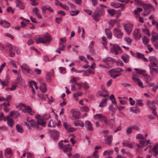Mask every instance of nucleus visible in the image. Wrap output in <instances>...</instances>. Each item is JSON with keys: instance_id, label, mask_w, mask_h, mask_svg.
Returning <instances> with one entry per match:
<instances>
[{"instance_id": "1", "label": "nucleus", "mask_w": 158, "mask_h": 158, "mask_svg": "<svg viewBox=\"0 0 158 158\" xmlns=\"http://www.w3.org/2000/svg\"><path fill=\"white\" fill-rule=\"evenodd\" d=\"M21 70L23 74L27 77L33 78L35 75L34 72L31 70L28 65L26 64H23L21 65Z\"/></svg>"}, {"instance_id": "2", "label": "nucleus", "mask_w": 158, "mask_h": 158, "mask_svg": "<svg viewBox=\"0 0 158 158\" xmlns=\"http://www.w3.org/2000/svg\"><path fill=\"white\" fill-rule=\"evenodd\" d=\"M94 118L95 119H99L102 122H103L106 124L109 125L111 127L113 126V124H111L109 122L107 121V118L105 116L101 114H96L94 116Z\"/></svg>"}, {"instance_id": "3", "label": "nucleus", "mask_w": 158, "mask_h": 158, "mask_svg": "<svg viewBox=\"0 0 158 158\" xmlns=\"http://www.w3.org/2000/svg\"><path fill=\"white\" fill-rule=\"evenodd\" d=\"M62 141L63 140H62L58 142V146L60 147V148L62 149L64 152H71L72 150L71 147L69 144L63 145L62 143Z\"/></svg>"}, {"instance_id": "4", "label": "nucleus", "mask_w": 158, "mask_h": 158, "mask_svg": "<svg viewBox=\"0 0 158 158\" xmlns=\"http://www.w3.org/2000/svg\"><path fill=\"white\" fill-rule=\"evenodd\" d=\"M104 13V10L103 9H100L97 11H95V13L92 15V17L95 21H98L99 20L98 17L102 15Z\"/></svg>"}, {"instance_id": "5", "label": "nucleus", "mask_w": 158, "mask_h": 158, "mask_svg": "<svg viewBox=\"0 0 158 158\" xmlns=\"http://www.w3.org/2000/svg\"><path fill=\"white\" fill-rule=\"evenodd\" d=\"M132 79L136 84L142 88H144V86L142 82L139 78L137 74H133L132 76Z\"/></svg>"}, {"instance_id": "6", "label": "nucleus", "mask_w": 158, "mask_h": 158, "mask_svg": "<svg viewBox=\"0 0 158 158\" xmlns=\"http://www.w3.org/2000/svg\"><path fill=\"white\" fill-rule=\"evenodd\" d=\"M24 108L22 110V111L24 113H27L29 115H33L35 113L34 111L32 110L30 106H26L24 104L21 103L20 104Z\"/></svg>"}, {"instance_id": "7", "label": "nucleus", "mask_w": 158, "mask_h": 158, "mask_svg": "<svg viewBox=\"0 0 158 158\" xmlns=\"http://www.w3.org/2000/svg\"><path fill=\"white\" fill-rule=\"evenodd\" d=\"M133 27V24L132 23H128L124 25V29L128 35H130L131 33Z\"/></svg>"}, {"instance_id": "8", "label": "nucleus", "mask_w": 158, "mask_h": 158, "mask_svg": "<svg viewBox=\"0 0 158 158\" xmlns=\"http://www.w3.org/2000/svg\"><path fill=\"white\" fill-rule=\"evenodd\" d=\"M121 48L116 44H114L111 47L110 49V52L112 53H114L117 55L118 53V50H120Z\"/></svg>"}, {"instance_id": "9", "label": "nucleus", "mask_w": 158, "mask_h": 158, "mask_svg": "<svg viewBox=\"0 0 158 158\" xmlns=\"http://www.w3.org/2000/svg\"><path fill=\"white\" fill-rule=\"evenodd\" d=\"M133 37L136 40H139L141 37V35L139 30L136 29L135 30L133 33Z\"/></svg>"}, {"instance_id": "10", "label": "nucleus", "mask_w": 158, "mask_h": 158, "mask_svg": "<svg viewBox=\"0 0 158 158\" xmlns=\"http://www.w3.org/2000/svg\"><path fill=\"white\" fill-rule=\"evenodd\" d=\"M114 35L115 37L120 39L122 37L123 33L118 28H115L114 29Z\"/></svg>"}, {"instance_id": "11", "label": "nucleus", "mask_w": 158, "mask_h": 158, "mask_svg": "<svg viewBox=\"0 0 158 158\" xmlns=\"http://www.w3.org/2000/svg\"><path fill=\"white\" fill-rule=\"evenodd\" d=\"M156 101L155 100L151 101L150 100H148L147 101L146 103L147 107L151 110L155 109L156 108L155 106Z\"/></svg>"}, {"instance_id": "12", "label": "nucleus", "mask_w": 158, "mask_h": 158, "mask_svg": "<svg viewBox=\"0 0 158 158\" xmlns=\"http://www.w3.org/2000/svg\"><path fill=\"white\" fill-rule=\"evenodd\" d=\"M85 126L86 129L89 131H94L92 123L89 121L86 120L85 122Z\"/></svg>"}, {"instance_id": "13", "label": "nucleus", "mask_w": 158, "mask_h": 158, "mask_svg": "<svg viewBox=\"0 0 158 158\" xmlns=\"http://www.w3.org/2000/svg\"><path fill=\"white\" fill-rule=\"evenodd\" d=\"M46 125V122L44 121V119L42 118H40L37 119V121L36 122V128L38 129H39V125H41L43 127H45Z\"/></svg>"}, {"instance_id": "14", "label": "nucleus", "mask_w": 158, "mask_h": 158, "mask_svg": "<svg viewBox=\"0 0 158 158\" xmlns=\"http://www.w3.org/2000/svg\"><path fill=\"white\" fill-rule=\"evenodd\" d=\"M0 25L5 28H8L10 26V23L5 20H0Z\"/></svg>"}, {"instance_id": "15", "label": "nucleus", "mask_w": 158, "mask_h": 158, "mask_svg": "<svg viewBox=\"0 0 158 158\" xmlns=\"http://www.w3.org/2000/svg\"><path fill=\"white\" fill-rule=\"evenodd\" d=\"M4 153L6 158H10L12 156V150L10 148H7L5 150Z\"/></svg>"}, {"instance_id": "16", "label": "nucleus", "mask_w": 158, "mask_h": 158, "mask_svg": "<svg viewBox=\"0 0 158 158\" xmlns=\"http://www.w3.org/2000/svg\"><path fill=\"white\" fill-rule=\"evenodd\" d=\"M45 44L49 43L51 41V37L48 33H46L43 36Z\"/></svg>"}, {"instance_id": "17", "label": "nucleus", "mask_w": 158, "mask_h": 158, "mask_svg": "<svg viewBox=\"0 0 158 158\" xmlns=\"http://www.w3.org/2000/svg\"><path fill=\"white\" fill-rule=\"evenodd\" d=\"M110 4L111 6L114 8H118L123 5V4L119 3L117 2H111Z\"/></svg>"}, {"instance_id": "18", "label": "nucleus", "mask_w": 158, "mask_h": 158, "mask_svg": "<svg viewBox=\"0 0 158 158\" xmlns=\"http://www.w3.org/2000/svg\"><path fill=\"white\" fill-rule=\"evenodd\" d=\"M150 73L153 77H155L158 74V67L152 69H150Z\"/></svg>"}, {"instance_id": "19", "label": "nucleus", "mask_w": 158, "mask_h": 158, "mask_svg": "<svg viewBox=\"0 0 158 158\" xmlns=\"http://www.w3.org/2000/svg\"><path fill=\"white\" fill-rule=\"evenodd\" d=\"M16 6L20 9H23L24 8V6L21 0H16Z\"/></svg>"}, {"instance_id": "20", "label": "nucleus", "mask_w": 158, "mask_h": 158, "mask_svg": "<svg viewBox=\"0 0 158 158\" xmlns=\"http://www.w3.org/2000/svg\"><path fill=\"white\" fill-rule=\"evenodd\" d=\"M42 13L44 14L45 13V11L46 10H48L50 12H52L53 11V9L51 7L49 6H43L42 7Z\"/></svg>"}, {"instance_id": "21", "label": "nucleus", "mask_w": 158, "mask_h": 158, "mask_svg": "<svg viewBox=\"0 0 158 158\" xmlns=\"http://www.w3.org/2000/svg\"><path fill=\"white\" fill-rule=\"evenodd\" d=\"M52 136L53 139L54 140H57L59 137V133L58 131L55 130H54L52 131Z\"/></svg>"}, {"instance_id": "22", "label": "nucleus", "mask_w": 158, "mask_h": 158, "mask_svg": "<svg viewBox=\"0 0 158 158\" xmlns=\"http://www.w3.org/2000/svg\"><path fill=\"white\" fill-rule=\"evenodd\" d=\"M142 7L145 10L151 9L154 10V7L150 4H143L142 5Z\"/></svg>"}, {"instance_id": "23", "label": "nucleus", "mask_w": 158, "mask_h": 158, "mask_svg": "<svg viewBox=\"0 0 158 158\" xmlns=\"http://www.w3.org/2000/svg\"><path fill=\"white\" fill-rule=\"evenodd\" d=\"M121 58L125 63H127L129 61V56L127 54L123 55L121 56Z\"/></svg>"}, {"instance_id": "24", "label": "nucleus", "mask_w": 158, "mask_h": 158, "mask_svg": "<svg viewBox=\"0 0 158 158\" xmlns=\"http://www.w3.org/2000/svg\"><path fill=\"white\" fill-rule=\"evenodd\" d=\"M53 75V73L49 72H48L46 73V78L47 81L48 82H50L52 81V79L51 77Z\"/></svg>"}, {"instance_id": "25", "label": "nucleus", "mask_w": 158, "mask_h": 158, "mask_svg": "<svg viewBox=\"0 0 158 158\" xmlns=\"http://www.w3.org/2000/svg\"><path fill=\"white\" fill-rule=\"evenodd\" d=\"M152 151L154 156H156L158 155V144H156L153 147Z\"/></svg>"}, {"instance_id": "26", "label": "nucleus", "mask_w": 158, "mask_h": 158, "mask_svg": "<svg viewBox=\"0 0 158 158\" xmlns=\"http://www.w3.org/2000/svg\"><path fill=\"white\" fill-rule=\"evenodd\" d=\"M136 56L138 59L142 58L144 61H147L148 60L144 56V55L142 53L137 52L136 54Z\"/></svg>"}, {"instance_id": "27", "label": "nucleus", "mask_w": 158, "mask_h": 158, "mask_svg": "<svg viewBox=\"0 0 158 158\" xmlns=\"http://www.w3.org/2000/svg\"><path fill=\"white\" fill-rule=\"evenodd\" d=\"M123 70L122 69L119 68H117L114 69H113L109 71V72H112L115 73H120V72H123Z\"/></svg>"}, {"instance_id": "28", "label": "nucleus", "mask_w": 158, "mask_h": 158, "mask_svg": "<svg viewBox=\"0 0 158 158\" xmlns=\"http://www.w3.org/2000/svg\"><path fill=\"white\" fill-rule=\"evenodd\" d=\"M9 115L10 116L13 115L14 117L17 118L20 115V114L18 111H12L10 112Z\"/></svg>"}, {"instance_id": "29", "label": "nucleus", "mask_w": 158, "mask_h": 158, "mask_svg": "<svg viewBox=\"0 0 158 158\" xmlns=\"http://www.w3.org/2000/svg\"><path fill=\"white\" fill-rule=\"evenodd\" d=\"M145 140H140L139 141V143L140 144H141L142 146H145L147 145L148 144H151V143L150 142V141L149 139L147 140L146 141L145 139Z\"/></svg>"}, {"instance_id": "30", "label": "nucleus", "mask_w": 158, "mask_h": 158, "mask_svg": "<svg viewBox=\"0 0 158 158\" xmlns=\"http://www.w3.org/2000/svg\"><path fill=\"white\" fill-rule=\"evenodd\" d=\"M74 125L75 126H80L81 127H83L84 124L81 121H76L74 122Z\"/></svg>"}, {"instance_id": "31", "label": "nucleus", "mask_w": 158, "mask_h": 158, "mask_svg": "<svg viewBox=\"0 0 158 158\" xmlns=\"http://www.w3.org/2000/svg\"><path fill=\"white\" fill-rule=\"evenodd\" d=\"M102 61L105 63H107L108 61H112V63L115 62V59L111 57H108L103 59Z\"/></svg>"}, {"instance_id": "32", "label": "nucleus", "mask_w": 158, "mask_h": 158, "mask_svg": "<svg viewBox=\"0 0 158 158\" xmlns=\"http://www.w3.org/2000/svg\"><path fill=\"white\" fill-rule=\"evenodd\" d=\"M105 34L107 36L108 39H111V38L112 34V33L109 29H106L105 30Z\"/></svg>"}, {"instance_id": "33", "label": "nucleus", "mask_w": 158, "mask_h": 158, "mask_svg": "<svg viewBox=\"0 0 158 158\" xmlns=\"http://www.w3.org/2000/svg\"><path fill=\"white\" fill-rule=\"evenodd\" d=\"M130 110L131 112L135 113H138L141 111V110L140 109L136 107H133L131 108Z\"/></svg>"}, {"instance_id": "34", "label": "nucleus", "mask_w": 158, "mask_h": 158, "mask_svg": "<svg viewBox=\"0 0 158 158\" xmlns=\"http://www.w3.org/2000/svg\"><path fill=\"white\" fill-rule=\"evenodd\" d=\"M113 139L112 136L110 135L105 140L106 142L109 145H110Z\"/></svg>"}, {"instance_id": "35", "label": "nucleus", "mask_w": 158, "mask_h": 158, "mask_svg": "<svg viewBox=\"0 0 158 158\" xmlns=\"http://www.w3.org/2000/svg\"><path fill=\"white\" fill-rule=\"evenodd\" d=\"M40 89L42 92H45L47 91L46 84L44 83L41 84L40 86Z\"/></svg>"}, {"instance_id": "36", "label": "nucleus", "mask_w": 158, "mask_h": 158, "mask_svg": "<svg viewBox=\"0 0 158 158\" xmlns=\"http://www.w3.org/2000/svg\"><path fill=\"white\" fill-rule=\"evenodd\" d=\"M107 99H103L102 100L101 102L99 105L98 106L100 107H103L105 106L107 104Z\"/></svg>"}, {"instance_id": "37", "label": "nucleus", "mask_w": 158, "mask_h": 158, "mask_svg": "<svg viewBox=\"0 0 158 158\" xmlns=\"http://www.w3.org/2000/svg\"><path fill=\"white\" fill-rule=\"evenodd\" d=\"M29 124L30 123V126H31L32 127H35L36 128V122L34 119H32L29 121Z\"/></svg>"}, {"instance_id": "38", "label": "nucleus", "mask_w": 158, "mask_h": 158, "mask_svg": "<svg viewBox=\"0 0 158 158\" xmlns=\"http://www.w3.org/2000/svg\"><path fill=\"white\" fill-rule=\"evenodd\" d=\"M36 43L37 44H39L40 43H43V44H45V42H44V38L42 37H39L37 38V40L35 41Z\"/></svg>"}, {"instance_id": "39", "label": "nucleus", "mask_w": 158, "mask_h": 158, "mask_svg": "<svg viewBox=\"0 0 158 158\" xmlns=\"http://www.w3.org/2000/svg\"><path fill=\"white\" fill-rule=\"evenodd\" d=\"M16 128L17 131L19 133H22L23 132V130L20 125L18 124L16 126Z\"/></svg>"}, {"instance_id": "40", "label": "nucleus", "mask_w": 158, "mask_h": 158, "mask_svg": "<svg viewBox=\"0 0 158 158\" xmlns=\"http://www.w3.org/2000/svg\"><path fill=\"white\" fill-rule=\"evenodd\" d=\"M136 105L137 106H142L144 104L142 102L143 101L142 99H137L136 100Z\"/></svg>"}, {"instance_id": "41", "label": "nucleus", "mask_w": 158, "mask_h": 158, "mask_svg": "<svg viewBox=\"0 0 158 158\" xmlns=\"http://www.w3.org/2000/svg\"><path fill=\"white\" fill-rule=\"evenodd\" d=\"M7 122L8 125L10 127H12L14 123V121L12 118H8L7 119Z\"/></svg>"}, {"instance_id": "42", "label": "nucleus", "mask_w": 158, "mask_h": 158, "mask_svg": "<svg viewBox=\"0 0 158 158\" xmlns=\"http://www.w3.org/2000/svg\"><path fill=\"white\" fill-rule=\"evenodd\" d=\"M150 69H153L158 67L157 64L155 63L152 62L149 64Z\"/></svg>"}, {"instance_id": "43", "label": "nucleus", "mask_w": 158, "mask_h": 158, "mask_svg": "<svg viewBox=\"0 0 158 158\" xmlns=\"http://www.w3.org/2000/svg\"><path fill=\"white\" fill-rule=\"evenodd\" d=\"M142 41L144 44L146 45L149 42V40L147 36H144L142 39Z\"/></svg>"}, {"instance_id": "44", "label": "nucleus", "mask_w": 158, "mask_h": 158, "mask_svg": "<svg viewBox=\"0 0 158 158\" xmlns=\"http://www.w3.org/2000/svg\"><path fill=\"white\" fill-rule=\"evenodd\" d=\"M117 66H123L124 64L123 63L122 61L120 60H115V62Z\"/></svg>"}, {"instance_id": "45", "label": "nucleus", "mask_w": 158, "mask_h": 158, "mask_svg": "<svg viewBox=\"0 0 158 158\" xmlns=\"http://www.w3.org/2000/svg\"><path fill=\"white\" fill-rule=\"evenodd\" d=\"M48 127H54L56 126V124L52 120H50L48 123Z\"/></svg>"}, {"instance_id": "46", "label": "nucleus", "mask_w": 158, "mask_h": 158, "mask_svg": "<svg viewBox=\"0 0 158 158\" xmlns=\"http://www.w3.org/2000/svg\"><path fill=\"white\" fill-rule=\"evenodd\" d=\"M135 2L134 4L137 6H142L143 3L140 0H134Z\"/></svg>"}, {"instance_id": "47", "label": "nucleus", "mask_w": 158, "mask_h": 158, "mask_svg": "<svg viewBox=\"0 0 158 158\" xmlns=\"http://www.w3.org/2000/svg\"><path fill=\"white\" fill-rule=\"evenodd\" d=\"M152 38L156 40H158V34L157 33L153 31L152 32Z\"/></svg>"}, {"instance_id": "48", "label": "nucleus", "mask_w": 158, "mask_h": 158, "mask_svg": "<svg viewBox=\"0 0 158 158\" xmlns=\"http://www.w3.org/2000/svg\"><path fill=\"white\" fill-rule=\"evenodd\" d=\"M82 87L84 88V90H87L89 88V86L86 81H85L83 83Z\"/></svg>"}, {"instance_id": "49", "label": "nucleus", "mask_w": 158, "mask_h": 158, "mask_svg": "<svg viewBox=\"0 0 158 158\" xmlns=\"http://www.w3.org/2000/svg\"><path fill=\"white\" fill-rule=\"evenodd\" d=\"M110 73V77L112 78H115L116 77H118L119 76L121 73H118V74H114L113 73L114 72H110V73Z\"/></svg>"}, {"instance_id": "50", "label": "nucleus", "mask_w": 158, "mask_h": 158, "mask_svg": "<svg viewBox=\"0 0 158 158\" xmlns=\"http://www.w3.org/2000/svg\"><path fill=\"white\" fill-rule=\"evenodd\" d=\"M18 48L15 46H12L9 49L10 52H14L15 50L18 51Z\"/></svg>"}, {"instance_id": "51", "label": "nucleus", "mask_w": 158, "mask_h": 158, "mask_svg": "<svg viewBox=\"0 0 158 158\" xmlns=\"http://www.w3.org/2000/svg\"><path fill=\"white\" fill-rule=\"evenodd\" d=\"M134 69L139 74H142L143 73H144L146 72V70H144L140 69L138 68H135Z\"/></svg>"}, {"instance_id": "52", "label": "nucleus", "mask_w": 158, "mask_h": 158, "mask_svg": "<svg viewBox=\"0 0 158 158\" xmlns=\"http://www.w3.org/2000/svg\"><path fill=\"white\" fill-rule=\"evenodd\" d=\"M136 138L137 139H142L143 140L146 139L143 135L141 134H137L136 135Z\"/></svg>"}, {"instance_id": "53", "label": "nucleus", "mask_w": 158, "mask_h": 158, "mask_svg": "<svg viewBox=\"0 0 158 158\" xmlns=\"http://www.w3.org/2000/svg\"><path fill=\"white\" fill-rule=\"evenodd\" d=\"M124 40L129 44H131L132 42V40L129 37H125Z\"/></svg>"}, {"instance_id": "54", "label": "nucleus", "mask_w": 158, "mask_h": 158, "mask_svg": "<svg viewBox=\"0 0 158 158\" xmlns=\"http://www.w3.org/2000/svg\"><path fill=\"white\" fill-rule=\"evenodd\" d=\"M145 76H146V83H149L152 80V78L150 75H148L147 74H145Z\"/></svg>"}, {"instance_id": "55", "label": "nucleus", "mask_w": 158, "mask_h": 158, "mask_svg": "<svg viewBox=\"0 0 158 158\" xmlns=\"http://www.w3.org/2000/svg\"><path fill=\"white\" fill-rule=\"evenodd\" d=\"M79 12V11L78 10H76L75 11H70V15L72 16H76L77 15Z\"/></svg>"}, {"instance_id": "56", "label": "nucleus", "mask_w": 158, "mask_h": 158, "mask_svg": "<svg viewBox=\"0 0 158 158\" xmlns=\"http://www.w3.org/2000/svg\"><path fill=\"white\" fill-rule=\"evenodd\" d=\"M27 158H35V157L32 153L28 152L27 153Z\"/></svg>"}, {"instance_id": "57", "label": "nucleus", "mask_w": 158, "mask_h": 158, "mask_svg": "<svg viewBox=\"0 0 158 158\" xmlns=\"http://www.w3.org/2000/svg\"><path fill=\"white\" fill-rule=\"evenodd\" d=\"M82 92H77L74 94L73 95V97L75 98H76V100L77 101V98L78 97L81 96L82 95Z\"/></svg>"}, {"instance_id": "58", "label": "nucleus", "mask_w": 158, "mask_h": 158, "mask_svg": "<svg viewBox=\"0 0 158 158\" xmlns=\"http://www.w3.org/2000/svg\"><path fill=\"white\" fill-rule=\"evenodd\" d=\"M65 47V46L64 45L63 43L62 42H59V47L60 48V49L61 50L64 51V48Z\"/></svg>"}, {"instance_id": "59", "label": "nucleus", "mask_w": 158, "mask_h": 158, "mask_svg": "<svg viewBox=\"0 0 158 158\" xmlns=\"http://www.w3.org/2000/svg\"><path fill=\"white\" fill-rule=\"evenodd\" d=\"M108 13L109 15L113 16L115 13V10L113 9H112L111 10H109L108 11Z\"/></svg>"}, {"instance_id": "60", "label": "nucleus", "mask_w": 158, "mask_h": 158, "mask_svg": "<svg viewBox=\"0 0 158 158\" xmlns=\"http://www.w3.org/2000/svg\"><path fill=\"white\" fill-rule=\"evenodd\" d=\"M142 10H143L141 8L138 7L134 10V12L135 15H137L138 12H141Z\"/></svg>"}, {"instance_id": "61", "label": "nucleus", "mask_w": 158, "mask_h": 158, "mask_svg": "<svg viewBox=\"0 0 158 158\" xmlns=\"http://www.w3.org/2000/svg\"><path fill=\"white\" fill-rule=\"evenodd\" d=\"M81 110L82 111L87 112L89 110V108L87 106H83L81 108Z\"/></svg>"}, {"instance_id": "62", "label": "nucleus", "mask_w": 158, "mask_h": 158, "mask_svg": "<svg viewBox=\"0 0 158 158\" xmlns=\"http://www.w3.org/2000/svg\"><path fill=\"white\" fill-rule=\"evenodd\" d=\"M0 81L2 86H7L8 85V82L7 81H2L0 79Z\"/></svg>"}, {"instance_id": "63", "label": "nucleus", "mask_w": 158, "mask_h": 158, "mask_svg": "<svg viewBox=\"0 0 158 158\" xmlns=\"http://www.w3.org/2000/svg\"><path fill=\"white\" fill-rule=\"evenodd\" d=\"M143 31L145 34L147 35L148 36L150 35V33L149 32V30L147 28L143 29Z\"/></svg>"}, {"instance_id": "64", "label": "nucleus", "mask_w": 158, "mask_h": 158, "mask_svg": "<svg viewBox=\"0 0 158 158\" xmlns=\"http://www.w3.org/2000/svg\"><path fill=\"white\" fill-rule=\"evenodd\" d=\"M158 89V82L157 84L154 85L152 89V90L154 93L156 92L157 89Z\"/></svg>"}]
</instances>
